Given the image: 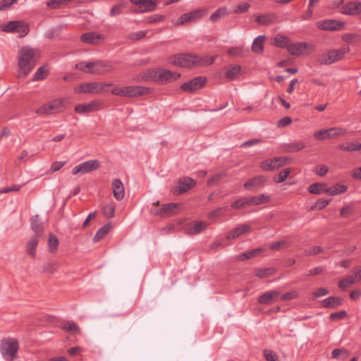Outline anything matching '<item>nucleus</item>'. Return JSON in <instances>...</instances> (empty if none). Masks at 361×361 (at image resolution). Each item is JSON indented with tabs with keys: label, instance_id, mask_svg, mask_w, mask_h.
<instances>
[{
	"label": "nucleus",
	"instance_id": "f257e3e1",
	"mask_svg": "<svg viewBox=\"0 0 361 361\" xmlns=\"http://www.w3.org/2000/svg\"><path fill=\"white\" fill-rule=\"evenodd\" d=\"M39 58V52L29 47H23L18 54L19 78L26 77L33 69Z\"/></svg>",
	"mask_w": 361,
	"mask_h": 361
},
{
	"label": "nucleus",
	"instance_id": "f03ea898",
	"mask_svg": "<svg viewBox=\"0 0 361 361\" xmlns=\"http://www.w3.org/2000/svg\"><path fill=\"white\" fill-rule=\"evenodd\" d=\"M208 13L206 8H200L182 14L177 19L171 20L175 26H183L185 24L196 23L204 17Z\"/></svg>",
	"mask_w": 361,
	"mask_h": 361
},
{
	"label": "nucleus",
	"instance_id": "7ed1b4c3",
	"mask_svg": "<svg viewBox=\"0 0 361 361\" xmlns=\"http://www.w3.org/2000/svg\"><path fill=\"white\" fill-rule=\"evenodd\" d=\"M19 348L18 341L13 338H8L1 341L0 351L4 360H13L17 355Z\"/></svg>",
	"mask_w": 361,
	"mask_h": 361
},
{
	"label": "nucleus",
	"instance_id": "20e7f679",
	"mask_svg": "<svg viewBox=\"0 0 361 361\" xmlns=\"http://www.w3.org/2000/svg\"><path fill=\"white\" fill-rule=\"evenodd\" d=\"M349 51L347 47H343L337 49H330L323 53L319 59L321 65H330L342 60L345 54Z\"/></svg>",
	"mask_w": 361,
	"mask_h": 361
},
{
	"label": "nucleus",
	"instance_id": "39448f33",
	"mask_svg": "<svg viewBox=\"0 0 361 361\" xmlns=\"http://www.w3.org/2000/svg\"><path fill=\"white\" fill-rule=\"evenodd\" d=\"M0 29L5 32H17L20 37H24L29 32V25L23 20H13L1 25Z\"/></svg>",
	"mask_w": 361,
	"mask_h": 361
},
{
	"label": "nucleus",
	"instance_id": "423d86ee",
	"mask_svg": "<svg viewBox=\"0 0 361 361\" xmlns=\"http://www.w3.org/2000/svg\"><path fill=\"white\" fill-rule=\"evenodd\" d=\"M111 83H104L99 82L83 83L75 87V92L98 94L104 91V88L107 86H111Z\"/></svg>",
	"mask_w": 361,
	"mask_h": 361
},
{
	"label": "nucleus",
	"instance_id": "0eeeda50",
	"mask_svg": "<svg viewBox=\"0 0 361 361\" xmlns=\"http://www.w3.org/2000/svg\"><path fill=\"white\" fill-rule=\"evenodd\" d=\"M195 55L189 54H180L171 56L168 62L180 68H190L195 66Z\"/></svg>",
	"mask_w": 361,
	"mask_h": 361
},
{
	"label": "nucleus",
	"instance_id": "6e6552de",
	"mask_svg": "<svg viewBox=\"0 0 361 361\" xmlns=\"http://www.w3.org/2000/svg\"><path fill=\"white\" fill-rule=\"evenodd\" d=\"M64 99L61 98L56 99L49 103L44 104L41 107L38 108L35 112L36 114L42 115H50L51 114L60 111L61 109L65 106Z\"/></svg>",
	"mask_w": 361,
	"mask_h": 361
},
{
	"label": "nucleus",
	"instance_id": "1a4fd4ad",
	"mask_svg": "<svg viewBox=\"0 0 361 361\" xmlns=\"http://www.w3.org/2000/svg\"><path fill=\"white\" fill-rule=\"evenodd\" d=\"M315 49L314 46L307 42H297L290 44L287 47L288 52L295 56H305L309 54Z\"/></svg>",
	"mask_w": 361,
	"mask_h": 361
},
{
	"label": "nucleus",
	"instance_id": "9d476101",
	"mask_svg": "<svg viewBox=\"0 0 361 361\" xmlns=\"http://www.w3.org/2000/svg\"><path fill=\"white\" fill-rule=\"evenodd\" d=\"M115 70L114 63L109 61H96L92 62L90 74L103 75Z\"/></svg>",
	"mask_w": 361,
	"mask_h": 361
},
{
	"label": "nucleus",
	"instance_id": "9b49d317",
	"mask_svg": "<svg viewBox=\"0 0 361 361\" xmlns=\"http://www.w3.org/2000/svg\"><path fill=\"white\" fill-rule=\"evenodd\" d=\"M180 76V73L177 72H172L166 68H158L156 69V82H171L177 80Z\"/></svg>",
	"mask_w": 361,
	"mask_h": 361
},
{
	"label": "nucleus",
	"instance_id": "f8f14e48",
	"mask_svg": "<svg viewBox=\"0 0 361 361\" xmlns=\"http://www.w3.org/2000/svg\"><path fill=\"white\" fill-rule=\"evenodd\" d=\"M100 166V163L97 159L88 160L82 162L73 169V174L87 173L97 170Z\"/></svg>",
	"mask_w": 361,
	"mask_h": 361
},
{
	"label": "nucleus",
	"instance_id": "ddd939ff",
	"mask_svg": "<svg viewBox=\"0 0 361 361\" xmlns=\"http://www.w3.org/2000/svg\"><path fill=\"white\" fill-rule=\"evenodd\" d=\"M207 79L203 76L196 77L190 81L183 83L180 89L185 92H192L201 89L206 83Z\"/></svg>",
	"mask_w": 361,
	"mask_h": 361
},
{
	"label": "nucleus",
	"instance_id": "4468645a",
	"mask_svg": "<svg viewBox=\"0 0 361 361\" xmlns=\"http://www.w3.org/2000/svg\"><path fill=\"white\" fill-rule=\"evenodd\" d=\"M137 7V12L145 13L154 11L159 0H130Z\"/></svg>",
	"mask_w": 361,
	"mask_h": 361
},
{
	"label": "nucleus",
	"instance_id": "2eb2a0df",
	"mask_svg": "<svg viewBox=\"0 0 361 361\" xmlns=\"http://www.w3.org/2000/svg\"><path fill=\"white\" fill-rule=\"evenodd\" d=\"M286 161V159L284 157H276L274 159L263 161L260 164V167L264 171H273L283 166Z\"/></svg>",
	"mask_w": 361,
	"mask_h": 361
},
{
	"label": "nucleus",
	"instance_id": "dca6fc26",
	"mask_svg": "<svg viewBox=\"0 0 361 361\" xmlns=\"http://www.w3.org/2000/svg\"><path fill=\"white\" fill-rule=\"evenodd\" d=\"M341 13L345 15H359L361 13V1L355 0L348 2L341 10Z\"/></svg>",
	"mask_w": 361,
	"mask_h": 361
},
{
	"label": "nucleus",
	"instance_id": "f3484780",
	"mask_svg": "<svg viewBox=\"0 0 361 361\" xmlns=\"http://www.w3.org/2000/svg\"><path fill=\"white\" fill-rule=\"evenodd\" d=\"M344 24L335 20H323L317 23V27L323 30H339Z\"/></svg>",
	"mask_w": 361,
	"mask_h": 361
},
{
	"label": "nucleus",
	"instance_id": "a211bd4d",
	"mask_svg": "<svg viewBox=\"0 0 361 361\" xmlns=\"http://www.w3.org/2000/svg\"><path fill=\"white\" fill-rule=\"evenodd\" d=\"M99 108V103L97 101H92L88 104H80L75 106V111L78 114H87L96 111Z\"/></svg>",
	"mask_w": 361,
	"mask_h": 361
},
{
	"label": "nucleus",
	"instance_id": "6ab92c4d",
	"mask_svg": "<svg viewBox=\"0 0 361 361\" xmlns=\"http://www.w3.org/2000/svg\"><path fill=\"white\" fill-rule=\"evenodd\" d=\"M180 207V204L178 203H169L163 204L160 209L154 211V213L159 216H171L177 212Z\"/></svg>",
	"mask_w": 361,
	"mask_h": 361
},
{
	"label": "nucleus",
	"instance_id": "aec40b11",
	"mask_svg": "<svg viewBox=\"0 0 361 361\" xmlns=\"http://www.w3.org/2000/svg\"><path fill=\"white\" fill-rule=\"evenodd\" d=\"M149 89L142 86H126L125 87V97H137L147 94Z\"/></svg>",
	"mask_w": 361,
	"mask_h": 361
},
{
	"label": "nucleus",
	"instance_id": "412c9836",
	"mask_svg": "<svg viewBox=\"0 0 361 361\" xmlns=\"http://www.w3.org/2000/svg\"><path fill=\"white\" fill-rule=\"evenodd\" d=\"M104 39L101 34L95 32H86L81 35L80 39L82 42L89 44H97Z\"/></svg>",
	"mask_w": 361,
	"mask_h": 361
},
{
	"label": "nucleus",
	"instance_id": "4be33fe9",
	"mask_svg": "<svg viewBox=\"0 0 361 361\" xmlns=\"http://www.w3.org/2000/svg\"><path fill=\"white\" fill-rule=\"evenodd\" d=\"M111 186L114 197L117 200H121L125 195L124 185L121 180L118 178L114 179L111 183Z\"/></svg>",
	"mask_w": 361,
	"mask_h": 361
},
{
	"label": "nucleus",
	"instance_id": "5701e85b",
	"mask_svg": "<svg viewBox=\"0 0 361 361\" xmlns=\"http://www.w3.org/2000/svg\"><path fill=\"white\" fill-rule=\"evenodd\" d=\"M267 180V178L264 176H255L252 178L249 179L246 183H244V187L250 190H252L256 188L262 186Z\"/></svg>",
	"mask_w": 361,
	"mask_h": 361
},
{
	"label": "nucleus",
	"instance_id": "b1692460",
	"mask_svg": "<svg viewBox=\"0 0 361 361\" xmlns=\"http://www.w3.org/2000/svg\"><path fill=\"white\" fill-rule=\"evenodd\" d=\"M251 230V227L247 224H241L231 230L227 235V239H235Z\"/></svg>",
	"mask_w": 361,
	"mask_h": 361
},
{
	"label": "nucleus",
	"instance_id": "393cba45",
	"mask_svg": "<svg viewBox=\"0 0 361 361\" xmlns=\"http://www.w3.org/2000/svg\"><path fill=\"white\" fill-rule=\"evenodd\" d=\"M195 183L193 179L189 177L184 178L183 180L178 181L176 192L182 194L191 188Z\"/></svg>",
	"mask_w": 361,
	"mask_h": 361
},
{
	"label": "nucleus",
	"instance_id": "a878e982",
	"mask_svg": "<svg viewBox=\"0 0 361 361\" xmlns=\"http://www.w3.org/2000/svg\"><path fill=\"white\" fill-rule=\"evenodd\" d=\"M279 295L277 290L267 291L258 298V302L261 304H271Z\"/></svg>",
	"mask_w": 361,
	"mask_h": 361
},
{
	"label": "nucleus",
	"instance_id": "bb28decb",
	"mask_svg": "<svg viewBox=\"0 0 361 361\" xmlns=\"http://www.w3.org/2000/svg\"><path fill=\"white\" fill-rule=\"evenodd\" d=\"M305 143L301 140H295L290 143L285 144L283 150L286 152L293 153L297 152L305 147Z\"/></svg>",
	"mask_w": 361,
	"mask_h": 361
},
{
	"label": "nucleus",
	"instance_id": "cd10ccee",
	"mask_svg": "<svg viewBox=\"0 0 361 361\" xmlns=\"http://www.w3.org/2000/svg\"><path fill=\"white\" fill-rule=\"evenodd\" d=\"M226 52L232 57H245L247 56L249 49L243 46H237L228 48Z\"/></svg>",
	"mask_w": 361,
	"mask_h": 361
},
{
	"label": "nucleus",
	"instance_id": "c85d7f7f",
	"mask_svg": "<svg viewBox=\"0 0 361 361\" xmlns=\"http://www.w3.org/2000/svg\"><path fill=\"white\" fill-rule=\"evenodd\" d=\"M39 238L40 236L38 235L32 236L26 245V252L33 258L36 256V247L39 243Z\"/></svg>",
	"mask_w": 361,
	"mask_h": 361
},
{
	"label": "nucleus",
	"instance_id": "c756f323",
	"mask_svg": "<svg viewBox=\"0 0 361 361\" xmlns=\"http://www.w3.org/2000/svg\"><path fill=\"white\" fill-rule=\"evenodd\" d=\"M242 75V68L240 65L231 66L227 68L226 77L230 80L238 79Z\"/></svg>",
	"mask_w": 361,
	"mask_h": 361
},
{
	"label": "nucleus",
	"instance_id": "7c9ffc66",
	"mask_svg": "<svg viewBox=\"0 0 361 361\" xmlns=\"http://www.w3.org/2000/svg\"><path fill=\"white\" fill-rule=\"evenodd\" d=\"M347 186L342 184H335L331 188H324V192L330 196L338 195L347 191Z\"/></svg>",
	"mask_w": 361,
	"mask_h": 361
},
{
	"label": "nucleus",
	"instance_id": "2f4dec72",
	"mask_svg": "<svg viewBox=\"0 0 361 361\" xmlns=\"http://www.w3.org/2000/svg\"><path fill=\"white\" fill-rule=\"evenodd\" d=\"M31 228L35 233V235L42 236L43 233V226L39 216L35 215L32 216L30 219Z\"/></svg>",
	"mask_w": 361,
	"mask_h": 361
},
{
	"label": "nucleus",
	"instance_id": "473e14b6",
	"mask_svg": "<svg viewBox=\"0 0 361 361\" xmlns=\"http://www.w3.org/2000/svg\"><path fill=\"white\" fill-rule=\"evenodd\" d=\"M249 206L259 205L270 200V197L265 195H259L253 197H246Z\"/></svg>",
	"mask_w": 361,
	"mask_h": 361
},
{
	"label": "nucleus",
	"instance_id": "72a5a7b5",
	"mask_svg": "<svg viewBox=\"0 0 361 361\" xmlns=\"http://www.w3.org/2000/svg\"><path fill=\"white\" fill-rule=\"evenodd\" d=\"M229 13H230L228 11V8L226 6H221L212 13L209 17V20L212 23H215L229 15Z\"/></svg>",
	"mask_w": 361,
	"mask_h": 361
},
{
	"label": "nucleus",
	"instance_id": "f704fd0d",
	"mask_svg": "<svg viewBox=\"0 0 361 361\" xmlns=\"http://www.w3.org/2000/svg\"><path fill=\"white\" fill-rule=\"evenodd\" d=\"M217 58V55L215 56H199L195 55V66H207L214 63V60Z\"/></svg>",
	"mask_w": 361,
	"mask_h": 361
},
{
	"label": "nucleus",
	"instance_id": "c9c22d12",
	"mask_svg": "<svg viewBox=\"0 0 361 361\" xmlns=\"http://www.w3.org/2000/svg\"><path fill=\"white\" fill-rule=\"evenodd\" d=\"M264 39V35H259L254 39L252 44V51L253 52L260 54L263 51Z\"/></svg>",
	"mask_w": 361,
	"mask_h": 361
},
{
	"label": "nucleus",
	"instance_id": "e433bc0d",
	"mask_svg": "<svg viewBox=\"0 0 361 361\" xmlns=\"http://www.w3.org/2000/svg\"><path fill=\"white\" fill-rule=\"evenodd\" d=\"M207 224L203 221H195L191 224L188 228V233L190 234H197L204 231L207 228Z\"/></svg>",
	"mask_w": 361,
	"mask_h": 361
},
{
	"label": "nucleus",
	"instance_id": "4c0bfd02",
	"mask_svg": "<svg viewBox=\"0 0 361 361\" xmlns=\"http://www.w3.org/2000/svg\"><path fill=\"white\" fill-rule=\"evenodd\" d=\"M341 299L336 297H329L322 301V305L324 307L335 308L341 305Z\"/></svg>",
	"mask_w": 361,
	"mask_h": 361
},
{
	"label": "nucleus",
	"instance_id": "58836bf2",
	"mask_svg": "<svg viewBox=\"0 0 361 361\" xmlns=\"http://www.w3.org/2000/svg\"><path fill=\"white\" fill-rule=\"evenodd\" d=\"M274 43L276 46L286 49L290 45L288 37L281 34H277L274 37Z\"/></svg>",
	"mask_w": 361,
	"mask_h": 361
},
{
	"label": "nucleus",
	"instance_id": "ea45409f",
	"mask_svg": "<svg viewBox=\"0 0 361 361\" xmlns=\"http://www.w3.org/2000/svg\"><path fill=\"white\" fill-rule=\"evenodd\" d=\"M138 80L156 82V70H148L140 73L138 76Z\"/></svg>",
	"mask_w": 361,
	"mask_h": 361
},
{
	"label": "nucleus",
	"instance_id": "a19ab883",
	"mask_svg": "<svg viewBox=\"0 0 361 361\" xmlns=\"http://www.w3.org/2000/svg\"><path fill=\"white\" fill-rule=\"evenodd\" d=\"M111 229V224H106L104 226H103L102 228H100L97 232L96 233L95 235L93 238L94 242H98L101 240L104 235L109 232Z\"/></svg>",
	"mask_w": 361,
	"mask_h": 361
},
{
	"label": "nucleus",
	"instance_id": "79ce46f5",
	"mask_svg": "<svg viewBox=\"0 0 361 361\" xmlns=\"http://www.w3.org/2000/svg\"><path fill=\"white\" fill-rule=\"evenodd\" d=\"M59 240L57 237L53 234H50L48 239V247L50 252H56L58 250Z\"/></svg>",
	"mask_w": 361,
	"mask_h": 361
},
{
	"label": "nucleus",
	"instance_id": "37998d69",
	"mask_svg": "<svg viewBox=\"0 0 361 361\" xmlns=\"http://www.w3.org/2000/svg\"><path fill=\"white\" fill-rule=\"evenodd\" d=\"M276 272V269L273 267H268L265 269H258L255 271V276L263 279L271 275H273Z\"/></svg>",
	"mask_w": 361,
	"mask_h": 361
},
{
	"label": "nucleus",
	"instance_id": "c03bdc74",
	"mask_svg": "<svg viewBox=\"0 0 361 361\" xmlns=\"http://www.w3.org/2000/svg\"><path fill=\"white\" fill-rule=\"evenodd\" d=\"M48 73V69H47L44 66H41L37 68L36 72L33 75V80L37 81L43 80L46 78Z\"/></svg>",
	"mask_w": 361,
	"mask_h": 361
},
{
	"label": "nucleus",
	"instance_id": "a18cd8bd",
	"mask_svg": "<svg viewBox=\"0 0 361 361\" xmlns=\"http://www.w3.org/2000/svg\"><path fill=\"white\" fill-rule=\"evenodd\" d=\"M324 188H327L326 185L323 183H315L312 184L309 187V192L312 194H319L321 192H324Z\"/></svg>",
	"mask_w": 361,
	"mask_h": 361
},
{
	"label": "nucleus",
	"instance_id": "49530a36",
	"mask_svg": "<svg viewBox=\"0 0 361 361\" xmlns=\"http://www.w3.org/2000/svg\"><path fill=\"white\" fill-rule=\"evenodd\" d=\"M273 18L271 14L260 15L256 17L255 20L260 25H269L273 23Z\"/></svg>",
	"mask_w": 361,
	"mask_h": 361
},
{
	"label": "nucleus",
	"instance_id": "de8ad7c7",
	"mask_svg": "<svg viewBox=\"0 0 361 361\" xmlns=\"http://www.w3.org/2000/svg\"><path fill=\"white\" fill-rule=\"evenodd\" d=\"M331 131L329 128L320 130L314 133V137L319 140H323L326 138H331Z\"/></svg>",
	"mask_w": 361,
	"mask_h": 361
},
{
	"label": "nucleus",
	"instance_id": "09e8293b",
	"mask_svg": "<svg viewBox=\"0 0 361 361\" xmlns=\"http://www.w3.org/2000/svg\"><path fill=\"white\" fill-rule=\"evenodd\" d=\"M250 7V4L247 2H240L239 4L235 6L234 9L233 10V13H243L247 11H248L249 8Z\"/></svg>",
	"mask_w": 361,
	"mask_h": 361
},
{
	"label": "nucleus",
	"instance_id": "8fccbe9b",
	"mask_svg": "<svg viewBox=\"0 0 361 361\" xmlns=\"http://www.w3.org/2000/svg\"><path fill=\"white\" fill-rule=\"evenodd\" d=\"M355 279L353 276H348L343 278L338 282V286L342 289L347 288L350 284L355 283Z\"/></svg>",
	"mask_w": 361,
	"mask_h": 361
},
{
	"label": "nucleus",
	"instance_id": "3c124183",
	"mask_svg": "<svg viewBox=\"0 0 361 361\" xmlns=\"http://www.w3.org/2000/svg\"><path fill=\"white\" fill-rule=\"evenodd\" d=\"M290 171L291 169L290 168L285 169L284 170L281 171L278 175L275 176L274 181L278 183H283L288 177Z\"/></svg>",
	"mask_w": 361,
	"mask_h": 361
},
{
	"label": "nucleus",
	"instance_id": "603ef678",
	"mask_svg": "<svg viewBox=\"0 0 361 361\" xmlns=\"http://www.w3.org/2000/svg\"><path fill=\"white\" fill-rule=\"evenodd\" d=\"M75 68L84 73H90V71L92 68V62L81 61L75 64Z\"/></svg>",
	"mask_w": 361,
	"mask_h": 361
},
{
	"label": "nucleus",
	"instance_id": "864d4df0",
	"mask_svg": "<svg viewBox=\"0 0 361 361\" xmlns=\"http://www.w3.org/2000/svg\"><path fill=\"white\" fill-rule=\"evenodd\" d=\"M331 200L330 199H319L318 200L314 205H312L311 207V210H314V209H317V210H321L322 209H324V207H326L329 203L330 202Z\"/></svg>",
	"mask_w": 361,
	"mask_h": 361
},
{
	"label": "nucleus",
	"instance_id": "5fc2aeb1",
	"mask_svg": "<svg viewBox=\"0 0 361 361\" xmlns=\"http://www.w3.org/2000/svg\"><path fill=\"white\" fill-rule=\"evenodd\" d=\"M331 138H336L347 133V130L340 127L330 128Z\"/></svg>",
	"mask_w": 361,
	"mask_h": 361
},
{
	"label": "nucleus",
	"instance_id": "6e6d98bb",
	"mask_svg": "<svg viewBox=\"0 0 361 361\" xmlns=\"http://www.w3.org/2000/svg\"><path fill=\"white\" fill-rule=\"evenodd\" d=\"M263 354L267 361H279L278 355L272 350L265 349Z\"/></svg>",
	"mask_w": 361,
	"mask_h": 361
},
{
	"label": "nucleus",
	"instance_id": "4d7b16f0",
	"mask_svg": "<svg viewBox=\"0 0 361 361\" xmlns=\"http://www.w3.org/2000/svg\"><path fill=\"white\" fill-rule=\"evenodd\" d=\"M62 329L70 333H76L79 331V327L73 322H68L62 326Z\"/></svg>",
	"mask_w": 361,
	"mask_h": 361
},
{
	"label": "nucleus",
	"instance_id": "13d9d810",
	"mask_svg": "<svg viewBox=\"0 0 361 361\" xmlns=\"http://www.w3.org/2000/svg\"><path fill=\"white\" fill-rule=\"evenodd\" d=\"M115 207L113 204H109L104 206L103 214L105 216L111 218L114 216Z\"/></svg>",
	"mask_w": 361,
	"mask_h": 361
},
{
	"label": "nucleus",
	"instance_id": "bf43d9fd",
	"mask_svg": "<svg viewBox=\"0 0 361 361\" xmlns=\"http://www.w3.org/2000/svg\"><path fill=\"white\" fill-rule=\"evenodd\" d=\"M124 4H118L114 6L110 11L111 16H116L121 15L123 12V8L124 7Z\"/></svg>",
	"mask_w": 361,
	"mask_h": 361
},
{
	"label": "nucleus",
	"instance_id": "052dcab7",
	"mask_svg": "<svg viewBox=\"0 0 361 361\" xmlns=\"http://www.w3.org/2000/svg\"><path fill=\"white\" fill-rule=\"evenodd\" d=\"M248 205V203H247V198L246 197H243V198H241L238 200H236L235 202H233L232 204H231V207L233 208V209H241L243 207H244L245 206H247Z\"/></svg>",
	"mask_w": 361,
	"mask_h": 361
},
{
	"label": "nucleus",
	"instance_id": "680f3d73",
	"mask_svg": "<svg viewBox=\"0 0 361 361\" xmlns=\"http://www.w3.org/2000/svg\"><path fill=\"white\" fill-rule=\"evenodd\" d=\"M146 33H147L146 31L140 30L138 32L130 33L128 37L129 39L133 40V41L139 40V39L145 37L146 35Z\"/></svg>",
	"mask_w": 361,
	"mask_h": 361
},
{
	"label": "nucleus",
	"instance_id": "e2e57ef3",
	"mask_svg": "<svg viewBox=\"0 0 361 361\" xmlns=\"http://www.w3.org/2000/svg\"><path fill=\"white\" fill-rule=\"evenodd\" d=\"M67 0H50L47 2V6L56 9L59 8L62 4H66Z\"/></svg>",
	"mask_w": 361,
	"mask_h": 361
},
{
	"label": "nucleus",
	"instance_id": "0e129e2a",
	"mask_svg": "<svg viewBox=\"0 0 361 361\" xmlns=\"http://www.w3.org/2000/svg\"><path fill=\"white\" fill-rule=\"evenodd\" d=\"M298 296V293L297 291L291 290L290 292H288V293L283 294L281 296V300L282 301L290 300L297 298Z\"/></svg>",
	"mask_w": 361,
	"mask_h": 361
},
{
	"label": "nucleus",
	"instance_id": "69168bd1",
	"mask_svg": "<svg viewBox=\"0 0 361 361\" xmlns=\"http://www.w3.org/2000/svg\"><path fill=\"white\" fill-rule=\"evenodd\" d=\"M17 1L18 0H1L0 2V11L6 10Z\"/></svg>",
	"mask_w": 361,
	"mask_h": 361
},
{
	"label": "nucleus",
	"instance_id": "338daca9",
	"mask_svg": "<svg viewBox=\"0 0 361 361\" xmlns=\"http://www.w3.org/2000/svg\"><path fill=\"white\" fill-rule=\"evenodd\" d=\"M329 293V290L325 288H319L312 293V298L315 299L322 296L326 295Z\"/></svg>",
	"mask_w": 361,
	"mask_h": 361
},
{
	"label": "nucleus",
	"instance_id": "774afa93",
	"mask_svg": "<svg viewBox=\"0 0 361 361\" xmlns=\"http://www.w3.org/2000/svg\"><path fill=\"white\" fill-rule=\"evenodd\" d=\"M262 142V140L255 138V139L250 140L243 142L240 145V147H251L252 145H257V144H259Z\"/></svg>",
	"mask_w": 361,
	"mask_h": 361
}]
</instances>
